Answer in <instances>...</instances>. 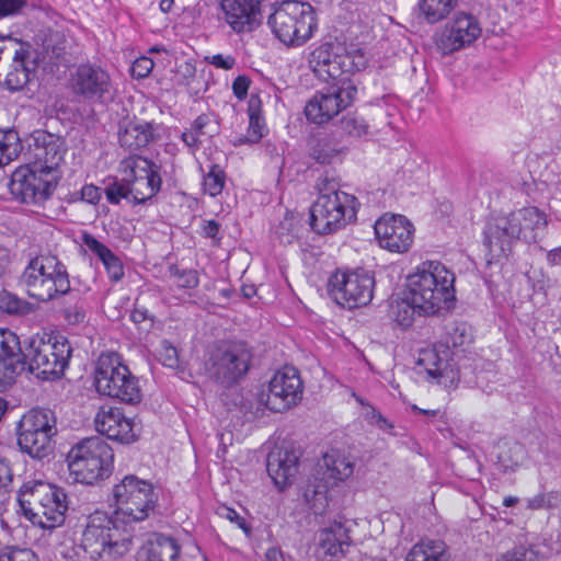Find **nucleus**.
I'll return each mask as SVG.
<instances>
[{"instance_id":"38","label":"nucleus","mask_w":561,"mask_h":561,"mask_svg":"<svg viewBox=\"0 0 561 561\" xmlns=\"http://www.w3.org/2000/svg\"><path fill=\"white\" fill-rule=\"evenodd\" d=\"M304 231L301 219L293 213H286L274 229L275 237L284 244H291L299 240Z\"/></svg>"},{"instance_id":"22","label":"nucleus","mask_w":561,"mask_h":561,"mask_svg":"<svg viewBox=\"0 0 561 561\" xmlns=\"http://www.w3.org/2000/svg\"><path fill=\"white\" fill-rule=\"evenodd\" d=\"M480 34V24L473 15L458 13L445 26L439 38V47L445 54L454 53L472 44Z\"/></svg>"},{"instance_id":"49","label":"nucleus","mask_w":561,"mask_h":561,"mask_svg":"<svg viewBox=\"0 0 561 561\" xmlns=\"http://www.w3.org/2000/svg\"><path fill=\"white\" fill-rule=\"evenodd\" d=\"M471 342V335L467 332L465 324H458L448 329L445 336L447 348H459Z\"/></svg>"},{"instance_id":"21","label":"nucleus","mask_w":561,"mask_h":561,"mask_svg":"<svg viewBox=\"0 0 561 561\" xmlns=\"http://www.w3.org/2000/svg\"><path fill=\"white\" fill-rule=\"evenodd\" d=\"M374 229L380 247L390 252H407L413 242V225L402 215L385 214Z\"/></svg>"},{"instance_id":"44","label":"nucleus","mask_w":561,"mask_h":561,"mask_svg":"<svg viewBox=\"0 0 561 561\" xmlns=\"http://www.w3.org/2000/svg\"><path fill=\"white\" fill-rule=\"evenodd\" d=\"M561 504V493L559 491H549L538 493L527 500V508L531 511L551 510Z\"/></svg>"},{"instance_id":"56","label":"nucleus","mask_w":561,"mask_h":561,"mask_svg":"<svg viewBox=\"0 0 561 561\" xmlns=\"http://www.w3.org/2000/svg\"><path fill=\"white\" fill-rule=\"evenodd\" d=\"M153 60L142 56L137 58L131 66V75L134 78L144 79L150 75L153 69Z\"/></svg>"},{"instance_id":"3","label":"nucleus","mask_w":561,"mask_h":561,"mask_svg":"<svg viewBox=\"0 0 561 561\" xmlns=\"http://www.w3.org/2000/svg\"><path fill=\"white\" fill-rule=\"evenodd\" d=\"M19 285L31 298L50 301L70 290L67 266L56 255L32 257L19 277Z\"/></svg>"},{"instance_id":"15","label":"nucleus","mask_w":561,"mask_h":561,"mask_svg":"<svg viewBox=\"0 0 561 561\" xmlns=\"http://www.w3.org/2000/svg\"><path fill=\"white\" fill-rule=\"evenodd\" d=\"M304 385L298 370L285 366L277 370L268 382L267 392L262 390L256 394V413L265 409L272 412H283L296 405L302 398Z\"/></svg>"},{"instance_id":"20","label":"nucleus","mask_w":561,"mask_h":561,"mask_svg":"<svg viewBox=\"0 0 561 561\" xmlns=\"http://www.w3.org/2000/svg\"><path fill=\"white\" fill-rule=\"evenodd\" d=\"M133 204H145L161 188L160 167L141 156H133L123 161Z\"/></svg>"},{"instance_id":"11","label":"nucleus","mask_w":561,"mask_h":561,"mask_svg":"<svg viewBox=\"0 0 561 561\" xmlns=\"http://www.w3.org/2000/svg\"><path fill=\"white\" fill-rule=\"evenodd\" d=\"M116 522L114 516L99 511L88 517L81 547L90 559H116L130 550L131 540L122 536Z\"/></svg>"},{"instance_id":"27","label":"nucleus","mask_w":561,"mask_h":561,"mask_svg":"<svg viewBox=\"0 0 561 561\" xmlns=\"http://www.w3.org/2000/svg\"><path fill=\"white\" fill-rule=\"evenodd\" d=\"M24 347L19 336L8 330H0V383H10L25 370Z\"/></svg>"},{"instance_id":"26","label":"nucleus","mask_w":561,"mask_h":561,"mask_svg":"<svg viewBox=\"0 0 561 561\" xmlns=\"http://www.w3.org/2000/svg\"><path fill=\"white\" fill-rule=\"evenodd\" d=\"M261 0H220L224 20L236 33L253 31L260 24Z\"/></svg>"},{"instance_id":"48","label":"nucleus","mask_w":561,"mask_h":561,"mask_svg":"<svg viewBox=\"0 0 561 561\" xmlns=\"http://www.w3.org/2000/svg\"><path fill=\"white\" fill-rule=\"evenodd\" d=\"M0 311L23 314L28 311V304L9 291L1 290Z\"/></svg>"},{"instance_id":"64","label":"nucleus","mask_w":561,"mask_h":561,"mask_svg":"<svg viewBox=\"0 0 561 561\" xmlns=\"http://www.w3.org/2000/svg\"><path fill=\"white\" fill-rule=\"evenodd\" d=\"M220 225L215 220H207L203 225V233L207 238L215 239L219 232Z\"/></svg>"},{"instance_id":"7","label":"nucleus","mask_w":561,"mask_h":561,"mask_svg":"<svg viewBox=\"0 0 561 561\" xmlns=\"http://www.w3.org/2000/svg\"><path fill=\"white\" fill-rule=\"evenodd\" d=\"M273 34L287 46H301L318 28L313 7L308 2L283 1L267 21Z\"/></svg>"},{"instance_id":"52","label":"nucleus","mask_w":561,"mask_h":561,"mask_svg":"<svg viewBox=\"0 0 561 561\" xmlns=\"http://www.w3.org/2000/svg\"><path fill=\"white\" fill-rule=\"evenodd\" d=\"M0 561H38L31 549L5 547L0 550Z\"/></svg>"},{"instance_id":"54","label":"nucleus","mask_w":561,"mask_h":561,"mask_svg":"<svg viewBox=\"0 0 561 561\" xmlns=\"http://www.w3.org/2000/svg\"><path fill=\"white\" fill-rule=\"evenodd\" d=\"M82 244L94 255L99 257L101 261L104 259V256L107 255L108 252L112 250L105 245L104 243L100 242L93 234L84 231L80 236Z\"/></svg>"},{"instance_id":"47","label":"nucleus","mask_w":561,"mask_h":561,"mask_svg":"<svg viewBox=\"0 0 561 561\" xmlns=\"http://www.w3.org/2000/svg\"><path fill=\"white\" fill-rule=\"evenodd\" d=\"M496 561H543L538 551L527 546H517L507 550Z\"/></svg>"},{"instance_id":"2","label":"nucleus","mask_w":561,"mask_h":561,"mask_svg":"<svg viewBox=\"0 0 561 561\" xmlns=\"http://www.w3.org/2000/svg\"><path fill=\"white\" fill-rule=\"evenodd\" d=\"M22 514L43 529H55L64 524L68 511L66 492L43 481L24 483L18 496Z\"/></svg>"},{"instance_id":"10","label":"nucleus","mask_w":561,"mask_h":561,"mask_svg":"<svg viewBox=\"0 0 561 561\" xmlns=\"http://www.w3.org/2000/svg\"><path fill=\"white\" fill-rule=\"evenodd\" d=\"M358 205L354 195L330 187L320 188L310 208V226L319 234L334 233L356 220Z\"/></svg>"},{"instance_id":"28","label":"nucleus","mask_w":561,"mask_h":561,"mask_svg":"<svg viewBox=\"0 0 561 561\" xmlns=\"http://www.w3.org/2000/svg\"><path fill=\"white\" fill-rule=\"evenodd\" d=\"M344 47L331 43H324L311 51L309 64L314 75L323 80L346 81L342 78L343 65L342 51Z\"/></svg>"},{"instance_id":"59","label":"nucleus","mask_w":561,"mask_h":561,"mask_svg":"<svg viewBox=\"0 0 561 561\" xmlns=\"http://www.w3.org/2000/svg\"><path fill=\"white\" fill-rule=\"evenodd\" d=\"M25 4V0H0V19L20 13Z\"/></svg>"},{"instance_id":"50","label":"nucleus","mask_w":561,"mask_h":561,"mask_svg":"<svg viewBox=\"0 0 561 561\" xmlns=\"http://www.w3.org/2000/svg\"><path fill=\"white\" fill-rule=\"evenodd\" d=\"M356 400L364 407L363 416L369 424L385 432L393 428V425L373 405L365 403L360 398H356Z\"/></svg>"},{"instance_id":"46","label":"nucleus","mask_w":561,"mask_h":561,"mask_svg":"<svg viewBox=\"0 0 561 561\" xmlns=\"http://www.w3.org/2000/svg\"><path fill=\"white\" fill-rule=\"evenodd\" d=\"M342 61H344L343 75L359 71L367 65V58L364 51L358 48H352L350 50L344 48L342 51Z\"/></svg>"},{"instance_id":"45","label":"nucleus","mask_w":561,"mask_h":561,"mask_svg":"<svg viewBox=\"0 0 561 561\" xmlns=\"http://www.w3.org/2000/svg\"><path fill=\"white\" fill-rule=\"evenodd\" d=\"M169 273L179 288L193 289L199 284L198 273L195 270H180L176 265H171Z\"/></svg>"},{"instance_id":"39","label":"nucleus","mask_w":561,"mask_h":561,"mask_svg":"<svg viewBox=\"0 0 561 561\" xmlns=\"http://www.w3.org/2000/svg\"><path fill=\"white\" fill-rule=\"evenodd\" d=\"M210 124V117L207 114H201L194 119L191 127L182 133L181 139L188 148L190 152L194 153L199 149L202 137L210 136L208 131Z\"/></svg>"},{"instance_id":"32","label":"nucleus","mask_w":561,"mask_h":561,"mask_svg":"<svg viewBox=\"0 0 561 561\" xmlns=\"http://www.w3.org/2000/svg\"><path fill=\"white\" fill-rule=\"evenodd\" d=\"M180 553V547L171 537L154 535L139 551L142 561H175Z\"/></svg>"},{"instance_id":"35","label":"nucleus","mask_w":561,"mask_h":561,"mask_svg":"<svg viewBox=\"0 0 561 561\" xmlns=\"http://www.w3.org/2000/svg\"><path fill=\"white\" fill-rule=\"evenodd\" d=\"M420 316L419 307L403 294L402 298L392 299L389 305L388 317L391 322L401 330H407L412 327L415 314Z\"/></svg>"},{"instance_id":"29","label":"nucleus","mask_w":561,"mask_h":561,"mask_svg":"<svg viewBox=\"0 0 561 561\" xmlns=\"http://www.w3.org/2000/svg\"><path fill=\"white\" fill-rule=\"evenodd\" d=\"M514 219L513 211L508 216L496 217L488 225L485 243L491 252H499L497 255L506 254L511 250L513 241L523 239L522 228Z\"/></svg>"},{"instance_id":"63","label":"nucleus","mask_w":561,"mask_h":561,"mask_svg":"<svg viewBox=\"0 0 561 561\" xmlns=\"http://www.w3.org/2000/svg\"><path fill=\"white\" fill-rule=\"evenodd\" d=\"M162 364L167 367L178 366V351L172 345H164L163 353L161 354Z\"/></svg>"},{"instance_id":"19","label":"nucleus","mask_w":561,"mask_h":561,"mask_svg":"<svg viewBox=\"0 0 561 561\" xmlns=\"http://www.w3.org/2000/svg\"><path fill=\"white\" fill-rule=\"evenodd\" d=\"M73 94L92 103H107L114 98V87L110 73L99 65L81 64L69 79Z\"/></svg>"},{"instance_id":"6","label":"nucleus","mask_w":561,"mask_h":561,"mask_svg":"<svg viewBox=\"0 0 561 561\" xmlns=\"http://www.w3.org/2000/svg\"><path fill=\"white\" fill-rule=\"evenodd\" d=\"M114 454L100 436L84 438L67 454L70 474L76 482L94 484L108 478L113 470Z\"/></svg>"},{"instance_id":"25","label":"nucleus","mask_w":561,"mask_h":561,"mask_svg":"<svg viewBox=\"0 0 561 561\" xmlns=\"http://www.w3.org/2000/svg\"><path fill=\"white\" fill-rule=\"evenodd\" d=\"M33 144L30 145V154L34 161L30 164L45 170V172L60 175L59 164L66 152L62 142L53 134L37 130L33 134Z\"/></svg>"},{"instance_id":"16","label":"nucleus","mask_w":561,"mask_h":561,"mask_svg":"<svg viewBox=\"0 0 561 561\" xmlns=\"http://www.w3.org/2000/svg\"><path fill=\"white\" fill-rule=\"evenodd\" d=\"M58 182L59 174L26 164L12 173L9 187L11 194L20 202L39 206L50 198Z\"/></svg>"},{"instance_id":"13","label":"nucleus","mask_w":561,"mask_h":561,"mask_svg":"<svg viewBox=\"0 0 561 561\" xmlns=\"http://www.w3.org/2000/svg\"><path fill=\"white\" fill-rule=\"evenodd\" d=\"M375 289L374 275L364 268L336 270L328 280V291L333 300L348 309L367 306Z\"/></svg>"},{"instance_id":"60","label":"nucleus","mask_w":561,"mask_h":561,"mask_svg":"<svg viewBox=\"0 0 561 561\" xmlns=\"http://www.w3.org/2000/svg\"><path fill=\"white\" fill-rule=\"evenodd\" d=\"M87 311L82 305L70 306L65 310V318L69 324L77 325L85 321Z\"/></svg>"},{"instance_id":"33","label":"nucleus","mask_w":561,"mask_h":561,"mask_svg":"<svg viewBox=\"0 0 561 561\" xmlns=\"http://www.w3.org/2000/svg\"><path fill=\"white\" fill-rule=\"evenodd\" d=\"M448 546L440 539H422L414 543L404 561H449Z\"/></svg>"},{"instance_id":"36","label":"nucleus","mask_w":561,"mask_h":561,"mask_svg":"<svg viewBox=\"0 0 561 561\" xmlns=\"http://www.w3.org/2000/svg\"><path fill=\"white\" fill-rule=\"evenodd\" d=\"M525 447L515 440H500L496 445L497 465L503 471H514L526 459Z\"/></svg>"},{"instance_id":"42","label":"nucleus","mask_w":561,"mask_h":561,"mask_svg":"<svg viewBox=\"0 0 561 561\" xmlns=\"http://www.w3.org/2000/svg\"><path fill=\"white\" fill-rule=\"evenodd\" d=\"M342 148L331 137H322L317 139L310 148V156L321 164L331 163L336 158Z\"/></svg>"},{"instance_id":"18","label":"nucleus","mask_w":561,"mask_h":561,"mask_svg":"<svg viewBox=\"0 0 561 561\" xmlns=\"http://www.w3.org/2000/svg\"><path fill=\"white\" fill-rule=\"evenodd\" d=\"M357 93L350 81H341L317 91L305 106V115L313 124H324L348 107Z\"/></svg>"},{"instance_id":"17","label":"nucleus","mask_w":561,"mask_h":561,"mask_svg":"<svg viewBox=\"0 0 561 561\" xmlns=\"http://www.w3.org/2000/svg\"><path fill=\"white\" fill-rule=\"evenodd\" d=\"M11 59L4 83L11 91L23 89L35 76L37 54L30 43L0 35V60Z\"/></svg>"},{"instance_id":"53","label":"nucleus","mask_w":561,"mask_h":561,"mask_svg":"<svg viewBox=\"0 0 561 561\" xmlns=\"http://www.w3.org/2000/svg\"><path fill=\"white\" fill-rule=\"evenodd\" d=\"M103 263L106 273L108 277L118 282L124 276V267L122 261L114 254L113 251L108 252L104 259L101 260Z\"/></svg>"},{"instance_id":"43","label":"nucleus","mask_w":561,"mask_h":561,"mask_svg":"<svg viewBox=\"0 0 561 561\" xmlns=\"http://www.w3.org/2000/svg\"><path fill=\"white\" fill-rule=\"evenodd\" d=\"M226 182L225 172L217 164H211L208 173L204 176V192L211 197L219 195Z\"/></svg>"},{"instance_id":"1","label":"nucleus","mask_w":561,"mask_h":561,"mask_svg":"<svg viewBox=\"0 0 561 561\" xmlns=\"http://www.w3.org/2000/svg\"><path fill=\"white\" fill-rule=\"evenodd\" d=\"M454 283V273L444 264L426 261L408 277L404 293L419 307L420 316H433L455 298Z\"/></svg>"},{"instance_id":"24","label":"nucleus","mask_w":561,"mask_h":561,"mask_svg":"<svg viewBox=\"0 0 561 561\" xmlns=\"http://www.w3.org/2000/svg\"><path fill=\"white\" fill-rule=\"evenodd\" d=\"M96 431L112 440L122 444L134 443L139 436V427L118 408L102 409L95 416Z\"/></svg>"},{"instance_id":"57","label":"nucleus","mask_w":561,"mask_h":561,"mask_svg":"<svg viewBox=\"0 0 561 561\" xmlns=\"http://www.w3.org/2000/svg\"><path fill=\"white\" fill-rule=\"evenodd\" d=\"M13 482L12 469L7 459L0 457V494L11 490Z\"/></svg>"},{"instance_id":"31","label":"nucleus","mask_w":561,"mask_h":561,"mask_svg":"<svg viewBox=\"0 0 561 561\" xmlns=\"http://www.w3.org/2000/svg\"><path fill=\"white\" fill-rule=\"evenodd\" d=\"M157 138V126L145 121H129L122 125L118 131L121 147L129 151L146 148Z\"/></svg>"},{"instance_id":"55","label":"nucleus","mask_w":561,"mask_h":561,"mask_svg":"<svg viewBox=\"0 0 561 561\" xmlns=\"http://www.w3.org/2000/svg\"><path fill=\"white\" fill-rule=\"evenodd\" d=\"M105 195L111 204H119L121 199H127L131 203V194L129 193V184L113 183L105 188Z\"/></svg>"},{"instance_id":"14","label":"nucleus","mask_w":561,"mask_h":561,"mask_svg":"<svg viewBox=\"0 0 561 561\" xmlns=\"http://www.w3.org/2000/svg\"><path fill=\"white\" fill-rule=\"evenodd\" d=\"M251 357L250 350L243 343L221 344L211 352L206 369L211 379L229 388L245 376Z\"/></svg>"},{"instance_id":"9","label":"nucleus","mask_w":561,"mask_h":561,"mask_svg":"<svg viewBox=\"0 0 561 561\" xmlns=\"http://www.w3.org/2000/svg\"><path fill=\"white\" fill-rule=\"evenodd\" d=\"M112 499L115 520L129 524L147 519L159 497L151 482L128 474L113 486Z\"/></svg>"},{"instance_id":"23","label":"nucleus","mask_w":561,"mask_h":561,"mask_svg":"<svg viewBox=\"0 0 561 561\" xmlns=\"http://www.w3.org/2000/svg\"><path fill=\"white\" fill-rule=\"evenodd\" d=\"M316 556L322 561H339L351 546L348 529L340 520H333L320 528L314 536Z\"/></svg>"},{"instance_id":"12","label":"nucleus","mask_w":561,"mask_h":561,"mask_svg":"<svg viewBox=\"0 0 561 561\" xmlns=\"http://www.w3.org/2000/svg\"><path fill=\"white\" fill-rule=\"evenodd\" d=\"M56 434L54 412L48 409H32L19 423L18 444L23 453L34 459L43 460L53 454Z\"/></svg>"},{"instance_id":"5","label":"nucleus","mask_w":561,"mask_h":561,"mask_svg":"<svg viewBox=\"0 0 561 561\" xmlns=\"http://www.w3.org/2000/svg\"><path fill=\"white\" fill-rule=\"evenodd\" d=\"M355 460L345 451L331 449L323 455L322 465L304 486L305 502L314 514H323L329 504V491L337 482L352 477Z\"/></svg>"},{"instance_id":"8","label":"nucleus","mask_w":561,"mask_h":561,"mask_svg":"<svg viewBox=\"0 0 561 561\" xmlns=\"http://www.w3.org/2000/svg\"><path fill=\"white\" fill-rule=\"evenodd\" d=\"M94 382L102 396L117 399L127 404L142 400L139 379L131 374L116 352H103L98 358Z\"/></svg>"},{"instance_id":"4","label":"nucleus","mask_w":561,"mask_h":561,"mask_svg":"<svg viewBox=\"0 0 561 561\" xmlns=\"http://www.w3.org/2000/svg\"><path fill=\"white\" fill-rule=\"evenodd\" d=\"M72 348L62 335L35 334L25 341L23 363L37 378H60L68 366Z\"/></svg>"},{"instance_id":"41","label":"nucleus","mask_w":561,"mask_h":561,"mask_svg":"<svg viewBox=\"0 0 561 561\" xmlns=\"http://www.w3.org/2000/svg\"><path fill=\"white\" fill-rule=\"evenodd\" d=\"M22 151V144L15 130H0V167L13 161Z\"/></svg>"},{"instance_id":"34","label":"nucleus","mask_w":561,"mask_h":561,"mask_svg":"<svg viewBox=\"0 0 561 561\" xmlns=\"http://www.w3.org/2000/svg\"><path fill=\"white\" fill-rule=\"evenodd\" d=\"M515 219L522 228V238L526 242H536L537 237L547 226L546 214L537 207H525L514 211Z\"/></svg>"},{"instance_id":"30","label":"nucleus","mask_w":561,"mask_h":561,"mask_svg":"<svg viewBox=\"0 0 561 561\" xmlns=\"http://www.w3.org/2000/svg\"><path fill=\"white\" fill-rule=\"evenodd\" d=\"M299 454L295 449L279 448L268 454L266 470L275 485L283 489L296 476Z\"/></svg>"},{"instance_id":"37","label":"nucleus","mask_w":561,"mask_h":561,"mask_svg":"<svg viewBox=\"0 0 561 561\" xmlns=\"http://www.w3.org/2000/svg\"><path fill=\"white\" fill-rule=\"evenodd\" d=\"M249 127L247 135L240 138V142L257 144L264 136L265 123L261 115V101L259 96L251 95L248 106Z\"/></svg>"},{"instance_id":"62","label":"nucleus","mask_w":561,"mask_h":561,"mask_svg":"<svg viewBox=\"0 0 561 561\" xmlns=\"http://www.w3.org/2000/svg\"><path fill=\"white\" fill-rule=\"evenodd\" d=\"M80 194H81L82 201H84L89 204H92V205L98 204L99 201L101 199V190H100V187H98L93 184L84 185L81 188Z\"/></svg>"},{"instance_id":"51","label":"nucleus","mask_w":561,"mask_h":561,"mask_svg":"<svg viewBox=\"0 0 561 561\" xmlns=\"http://www.w3.org/2000/svg\"><path fill=\"white\" fill-rule=\"evenodd\" d=\"M341 128L348 135L360 137L368 131V125L356 115L347 114L341 119Z\"/></svg>"},{"instance_id":"61","label":"nucleus","mask_w":561,"mask_h":561,"mask_svg":"<svg viewBox=\"0 0 561 561\" xmlns=\"http://www.w3.org/2000/svg\"><path fill=\"white\" fill-rule=\"evenodd\" d=\"M250 79L247 76H238L232 82V91L237 99L243 100L248 95Z\"/></svg>"},{"instance_id":"40","label":"nucleus","mask_w":561,"mask_h":561,"mask_svg":"<svg viewBox=\"0 0 561 561\" xmlns=\"http://www.w3.org/2000/svg\"><path fill=\"white\" fill-rule=\"evenodd\" d=\"M457 0H419V8L428 23L445 19L455 8Z\"/></svg>"},{"instance_id":"58","label":"nucleus","mask_w":561,"mask_h":561,"mask_svg":"<svg viewBox=\"0 0 561 561\" xmlns=\"http://www.w3.org/2000/svg\"><path fill=\"white\" fill-rule=\"evenodd\" d=\"M205 60L207 64L224 70H230L236 65V58L231 55L216 54L206 56Z\"/></svg>"}]
</instances>
